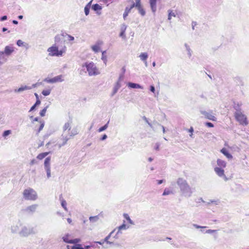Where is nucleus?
Listing matches in <instances>:
<instances>
[{
	"label": "nucleus",
	"mask_w": 249,
	"mask_h": 249,
	"mask_svg": "<svg viewBox=\"0 0 249 249\" xmlns=\"http://www.w3.org/2000/svg\"><path fill=\"white\" fill-rule=\"evenodd\" d=\"M177 183L183 196L187 197L191 196L193 193L192 188L185 179L183 178H178L177 180Z\"/></svg>",
	"instance_id": "obj_1"
},
{
	"label": "nucleus",
	"mask_w": 249,
	"mask_h": 249,
	"mask_svg": "<svg viewBox=\"0 0 249 249\" xmlns=\"http://www.w3.org/2000/svg\"><path fill=\"white\" fill-rule=\"evenodd\" d=\"M65 131H67L65 133V132L63 131L61 136V140L62 141V142L57 144L59 148H61L62 146L65 145L67 143V141L70 139L71 137H73L78 134V131L75 128H73L71 130H66Z\"/></svg>",
	"instance_id": "obj_2"
},
{
	"label": "nucleus",
	"mask_w": 249,
	"mask_h": 249,
	"mask_svg": "<svg viewBox=\"0 0 249 249\" xmlns=\"http://www.w3.org/2000/svg\"><path fill=\"white\" fill-rule=\"evenodd\" d=\"M82 67H86L90 76L97 75L99 74L98 69L95 64L92 62H85L82 65Z\"/></svg>",
	"instance_id": "obj_3"
},
{
	"label": "nucleus",
	"mask_w": 249,
	"mask_h": 249,
	"mask_svg": "<svg viewBox=\"0 0 249 249\" xmlns=\"http://www.w3.org/2000/svg\"><path fill=\"white\" fill-rule=\"evenodd\" d=\"M23 196L25 200H36L37 198V195L35 190L31 188H28L24 190Z\"/></svg>",
	"instance_id": "obj_4"
},
{
	"label": "nucleus",
	"mask_w": 249,
	"mask_h": 249,
	"mask_svg": "<svg viewBox=\"0 0 249 249\" xmlns=\"http://www.w3.org/2000/svg\"><path fill=\"white\" fill-rule=\"evenodd\" d=\"M34 233V228L26 226H23L21 230L18 232L19 236L24 237H28L30 235Z\"/></svg>",
	"instance_id": "obj_5"
},
{
	"label": "nucleus",
	"mask_w": 249,
	"mask_h": 249,
	"mask_svg": "<svg viewBox=\"0 0 249 249\" xmlns=\"http://www.w3.org/2000/svg\"><path fill=\"white\" fill-rule=\"evenodd\" d=\"M234 115L236 120L240 123V124L243 125H246L248 124L247 117L242 112L240 113H235Z\"/></svg>",
	"instance_id": "obj_6"
},
{
	"label": "nucleus",
	"mask_w": 249,
	"mask_h": 249,
	"mask_svg": "<svg viewBox=\"0 0 249 249\" xmlns=\"http://www.w3.org/2000/svg\"><path fill=\"white\" fill-rule=\"evenodd\" d=\"M64 75H59L55 76L52 78H46L44 80V81L48 83H54L56 82H62L64 81Z\"/></svg>",
	"instance_id": "obj_7"
},
{
	"label": "nucleus",
	"mask_w": 249,
	"mask_h": 249,
	"mask_svg": "<svg viewBox=\"0 0 249 249\" xmlns=\"http://www.w3.org/2000/svg\"><path fill=\"white\" fill-rule=\"evenodd\" d=\"M200 112L206 119H208L213 121H216V118L214 116V115H213L212 110H209L208 111H207L203 109H200Z\"/></svg>",
	"instance_id": "obj_8"
},
{
	"label": "nucleus",
	"mask_w": 249,
	"mask_h": 249,
	"mask_svg": "<svg viewBox=\"0 0 249 249\" xmlns=\"http://www.w3.org/2000/svg\"><path fill=\"white\" fill-rule=\"evenodd\" d=\"M15 51V48L12 45L6 46L4 48V51H0L2 53L3 56L8 57Z\"/></svg>",
	"instance_id": "obj_9"
},
{
	"label": "nucleus",
	"mask_w": 249,
	"mask_h": 249,
	"mask_svg": "<svg viewBox=\"0 0 249 249\" xmlns=\"http://www.w3.org/2000/svg\"><path fill=\"white\" fill-rule=\"evenodd\" d=\"M214 171L217 176L223 178L225 181L228 180V178L224 174V170L223 168L216 167L214 168Z\"/></svg>",
	"instance_id": "obj_10"
},
{
	"label": "nucleus",
	"mask_w": 249,
	"mask_h": 249,
	"mask_svg": "<svg viewBox=\"0 0 249 249\" xmlns=\"http://www.w3.org/2000/svg\"><path fill=\"white\" fill-rule=\"evenodd\" d=\"M38 207L37 204H33L28 206L23 210V211L29 214H33L35 213Z\"/></svg>",
	"instance_id": "obj_11"
},
{
	"label": "nucleus",
	"mask_w": 249,
	"mask_h": 249,
	"mask_svg": "<svg viewBox=\"0 0 249 249\" xmlns=\"http://www.w3.org/2000/svg\"><path fill=\"white\" fill-rule=\"evenodd\" d=\"M21 224L19 222L18 223L14 224H13L10 228V231L12 234L18 233L19 231L20 227L21 226Z\"/></svg>",
	"instance_id": "obj_12"
},
{
	"label": "nucleus",
	"mask_w": 249,
	"mask_h": 249,
	"mask_svg": "<svg viewBox=\"0 0 249 249\" xmlns=\"http://www.w3.org/2000/svg\"><path fill=\"white\" fill-rule=\"evenodd\" d=\"M58 48L55 46H53L49 47L47 51L49 52V55L50 56H56L58 53Z\"/></svg>",
	"instance_id": "obj_13"
},
{
	"label": "nucleus",
	"mask_w": 249,
	"mask_h": 249,
	"mask_svg": "<svg viewBox=\"0 0 249 249\" xmlns=\"http://www.w3.org/2000/svg\"><path fill=\"white\" fill-rule=\"evenodd\" d=\"M242 106V103L240 102H235L233 103V108L236 110L235 113H240L242 112V110L241 108V107Z\"/></svg>",
	"instance_id": "obj_14"
},
{
	"label": "nucleus",
	"mask_w": 249,
	"mask_h": 249,
	"mask_svg": "<svg viewBox=\"0 0 249 249\" xmlns=\"http://www.w3.org/2000/svg\"><path fill=\"white\" fill-rule=\"evenodd\" d=\"M32 89V87H30V86H21L20 88H19L18 89H15L14 90V92H18V93H20L23 91H24V90H29V89Z\"/></svg>",
	"instance_id": "obj_15"
},
{
	"label": "nucleus",
	"mask_w": 249,
	"mask_h": 249,
	"mask_svg": "<svg viewBox=\"0 0 249 249\" xmlns=\"http://www.w3.org/2000/svg\"><path fill=\"white\" fill-rule=\"evenodd\" d=\"M126 28L127 26L124 24H122L121 27V32L119 36L124 39L125 38V32Z\"/></svg>",
	"instance_id": "obj_16"
},
{
	"label": "nucleus",
	"mask_w": 249,
	"mask_h": 249,
	"mask_svg": "<svg viewBox=\"0 0 249 249\" xmlns=\"http://www.w3.org/2000/svg\"><path fill=\"white\" fill-rule=\"evenodd\" d=\"M121 85L119 81H117L113 89V91L111 94V96H113L118 91V89L121 88Z\"/></svg>",
	"instance_id": "obj_17"
},
{
	"label": "nucleus",
	"mask_w": 249,
	"mask_h": 249,
	"mask_svg": "<svg viewBox=\"0 0 249 249\" xmlns=\"http://www.w3.org/2000/svg\"><path fill=\"white\" fill-rule=\"evenodd\" d=\"M127 86L130 88L132 89H142L143 88L139 84L134 83L132 82H129L127 84Z\"/></svg>",
	"instance_id": "obj_18"
},
{
	"label": "nucleus",
	"mask_w": 249,
	"mask_h": 249,
	"mask_svg": "<svg viewBox=\"0 0 249 249\" xmlns=\"http://www.w3.org/2000/svg\"><path fill=\"white\" fill-rule=\"evenodd\" d=\"M102 43V42L98 41L97 42V43L91 46V49L93 51H94L95 53H97L100 50V45H101Z\"/></svg>",
	"instance_id": "obj_19"
},
{
	"label": "nucleus",
	"mask_w": 249,
	"mask_h": 249,
	"mask_svg": "<svg viewBox=\"0 0 249 249\" xmlns=\"http://www.w3.org/2000/svg\"><path fill=\"white\" fill-rule=\"evenodd\" d=\"M102 6L97 3L94 4L91 6V9L93 10L96 11L97 13L99 15L100 14V13H99L98 11H100L102 9Z\"/></svg>",
	"instance_id": "obj_20"
},
{
	"label": "nucleus",
	"mask_w": 249,
	"mask_h": 249,
	"mask_svg": "<svg viewBox=\"0 0 249 249\" xmlns=\"http://www.w3.org/2000/svg\"><path fill=\"white\" fill-rule=\"evenodd\" d=\"M217 164L219 168H225L226 166V162L222 160L218 159L217 160Z\"/></svg>",
	"instance_id": "obj_21"
},
{
	"label": "nucleus",
	"mask_w": 249,
	"mask_h": 249,
	"mask_svg": "<svg viewBox=\"0 0 249 249\" xmlns=\"http://www.w3.org/2000/svg\"><path fill=\"white\" fill-rule=\"evenodd\" d=\"M137 9H138L139 13L142 16H144L145 15V11L142 8L141 1H140L139 3V6L137 7Z\"/></svg>",
	"instance_id": "obj_22"
},
{
	"label": "nucleus",
	"mask_w": 249,
	"mask_h": 249,
	"mask_svg": "<svg viewBox=\"0 0 249 249\" xmlns=\"http://www.w3.org/2000/svg\"><path fill=\"white\" fill-rule=\"evenodd\" d=\"M221 152L222 154H223L225 156H226L228 159H231L232 155L229 153L228 150L226 148H222L221 150Z\"/></svg>",
	"instance_id": "obj_23"
},
{
	"label": "nucleus",
	"mask_w": 249,
	"mask_h": 249,
	"mask_svg": "<svg viewBox=\"0 0 249 249\" xmlns=\"http://www.w3.org/2000/svg\"><path fill=\"white\" fill-rule=\"evenodd\" d=\"M51 158L48 157L46 158L44 161V168L51 167L50 166Z\"/></svg>",
	"instance_id": "obj_24"
},
{
	"label": "nucleus",
	"mask_w": 249,
	"mask_h": 249,
	"mask_svg": "<svg viewBox=\"0 0 249 249\" xmlns=\"http://www.w3.org/2000/svg\"><path fill=\"white\" fill-rule=\"evenodd\" d=\"M140 0H136V2H134L133 1H132V4L130 7H128V9H129V10L131 11V9L134 7H136L137 8V7L139 6V3Z\"/></svg>",
	"instance_id": "obj_25"
},
{
	"label": "nucleus",
	"mask_w": 249,
	"mask_h": 249,
	"mask_svg": "<svg viewBox=\"0 0 249 249\" xmlns=\"http://www.w3.org/2000/svg\"><path fill=\"white\" fill-rule=\"evenodd\" d=\"M17 44L18 46L19 47H21V46H24L25 47H26V48H28V44L25 42H24L23 41H22L21 40H18L17 41Z\"/></svg>",
	"instance_id": "obj_26"
},
{
	"label": "nucleus",
	"mask_w": 249,
	"mask_h": 249,
	"mask_svg": "<svg viewBox=\"0 0 249 249\" xmlns=\"http://www.w3.org/2000/svg\"><path fill=\"white\" fill-rule=\"evenodd\" d=\"M139 57L141 60H142V61H145L148 58V54L146 53H141Z\"/></svg>",
	"instance_id": "obj_27"
},
{
	"label": "nucleus",
	"mask_w": 249,
	"mask_h": 249,
	"mask_svg": "<svg viewBox=\"0 0 249 249\" xmlns=\"http://www.w3.org/2000/svg\"><path fill=\"white\" fill-rule=\"evenodd\" d=\"M71 124L69 122H67L65 124L63 127V131H64L65 133L67 132L65 131L66 130H71Z\"/></svg>",
	"instance_id": "obj_28"
},
{
	"label": "nucleus",
	"mask_w": 249,
	"mask_h": 249,
	"mask_svg": "<svg viewBox=\"0 0 249 249\" xmlns=\"http://www.w3.org/2000/svg\"><path fill=\"white\" fill-rule=\"evenodd\" d=\"M168 19L170 20L171 19L172 17H175L176 16V14L175 12H174L172 10H168Z\"/></svg>",
	"instance_id": "obj_29"
},
{
	"label": "nucleus",
	"mask_w": 249,
	"mask_h": 249,
	"mask_svg": "<svg viewBox=\"0 0 249 249\" xmlns=\"http://www.w3.org/2000/svg\"><path fill=\"white\" fill-rule=\"evenodd\" d=\"M170 194H173V192L171 190L169 189V188H166L163 191L162 196H167V195H169Z\"/></svg>",
	"instance_id": "obj_30"
},
{
	"label": "nucleus",
	"mask_w": 249,
	"mask_h": 249,
	"mask_svg": "<svg viewBox=\"0 0 249 249\" xmlns=\"http://www.w3.org/2000/svg\"><path fill=\"white\" fill-rule=\"evenodd\" d=\"M48 154H49L48 152H44V153H40L37 155V159H38V160H42L45 157H46L48 155Z\"/></svg>",
	"instance_id": "obj_31"
},
{
	"label": "nucleus",
	"mask_w": 249,
	"mask_h": 249,
	"mask_svg": "<svg viewBox=\"0 0 249 249\" xmlns=\"http://www.w3.org/2000/svg\"><path fill=\"white\" fill-rule=\"evenodd\" d=\"M185 47L186 48V51H187V54L189 58H190L192 56V51L189 47V46L187 44H185Z\"/></svg>",
	"instance_id": "obj_32"
},
{
	"label": "nucleus",
	"mask_w": 249,
	"mask_h": 249,
	"mask_svg": "<svg viewBox=\"0 0 249 249\" xmlns=\"http://www.w3.org/2000/svg\"><path fill=\"white\" fill-rule=\"evenodd\" d=\"M99 217L98 215H96L94 216H90L89 218V220L90 222L91 223H95V222H97L99 220Z\"/></svg>",
	"instance_id": "obj_33"
},
{
	"label": "nucleus",
	"mask_w": 249,
	"mask_h": 249,
	"mask_svg": "<svg viewBox=\"0 0 249 249\" xmlns=\"http://www.w3.org/2000/svg\"><path fill=\"white\" fill-rule=\"evenodd\" d=\"M116 229H114V230H113L107 236H106L105 239H104V242H107V241H108L109 240V239L113 236V234L114 233V232H115Z\"/></svg>",
	"instance_id": "obj_34"
},
{
	"label": "nucleus",
	"mask_w": 249,
	"mask_h": 249,
	"mask_svg": "<svg viewBox=\"0 0 249 249\" xmlns=\"http://www.w3.org/2000/svg\"><path fill=\"white\" fill-rule=\"evenodd\" d=\"M124 217L125 219H126V220H127V221L130 224H132V225H134V222H133V221L130 219L129 215L127 213H124Z\"/></svg>",
	"instance_id": "obj_35"
},
{
	"label": "nucleus",
	"mask_w": 249,
	"mask_h": 249,
	"mask_svg": "<svg viewBox=\"0 0 249 249\" xmlns=\"http://www.w3.org/2000/svg\"><path fill=\"white\" fill-rule=\"evenodd\" d=\"M193 226L194 227H195V228H196V229H201V231L202 232H204V231H203V229H206L207 228L206 226H201L198 225H197L196 224H193Z\"/></svg>",
	"instance_id": "obj_36"
},
{
	"label": "nucleus",
	"mask_w": 249,
	"mask_h": 249,
	"mask_svg": "<svg viewBox=\"0 0 249 249\" xmlns=\"http://www.w3.org/2000/svg\"><path fill=\"white\" fill-rule=\"evenodd\" d=\"M39 123H40V125H39L38 129H37V133H39L41 131V130H42V129L43 128V127L44 126V124H45V123H44V121H39Z\"/></svg>",
	"instance_id": "obj_37"
},
{
	"label": "nucleus",
	"mask_w": 249,
	"mask_h": 249,
	"mask_svg": "<svg viewBox=\"0 0 249 249\" xmlns=\"http://www.w3.org/2000/svg\"><path fill=\"white\" fill-rule=\"evenodd\" d=\"M69 236H70V234L68 233L62 237V239L64 242H65L66 243L70 244V242H71V240L69 239Z\"/></svg>",
	"instance_id": "obj_38"
},
{
	"label": "nucleus",
	"mask_w": 249,
	"mask_h": 249,
	"mask_svg": "<svg viewBox=\"0 0 249 249\" xmlns=\"http://www.w3.org/2000/svg\"><path fill=\"white\" fill-rule=\"evenodd\" d=\"M130 11L129 10V9H128V6L126 7L124 12L123 14V18H124V19H125V18L128 16V15L130 13Z\"/></svg>",
	"instance_id": "obj_39"
},
{
	"label": "nucleus",
	"mask_w": 249,
	"mask_h": 249,
	"mask_svg": "<svg viewBox=\"0 0 249 249\" xmlns=\"http://www.w3.org/2000/svg\"><path fill=\"white\" fill-rule=\"evenodd\" d=\"M106 51H103L102 52V58L101 59L104 61V63L106 64L107 62V56L106 55Z\"/></svg>",
	"instance_id": "obj_40"
},
{
	"label": "nucleus",
	"mask_w": 249,
	"mask_h": 249,
	"mask_svg": "<svg viewBox=\"0 0 249 249\" xmlns=\"http://www.w3.org/2000/svg\"><path fill=\"white\" fill-rule=\"evenodd\" d=\"M108 123L109 121L106 124L99 128V129H98V132H101L107 129V128L108 127Z\"/></svg>",
	"instance_id": "obj_41"
},
{
	"label": "nucleus",
	"mask_w": 249,
	"mask_h": 249,
	"mask_svg": "<svg viewBox=\"0 0 249 249\" xmlns=\"http://www.w3.org/2000/svg\"><path fill=\"white\" fill-rule=\"evenodd\" d=\"M48 107V106H47L46 107H45L42 110H41L39 113L41 117H43L45 115V113L46 112L47 109Z\"/></svg>",
	"instance_id": "obj_42"
},
{
	"label": "nucleus",
	"mask_w": 249,
	"mask_h": 249,
	"mask_svg": "<svg viewBox=\"0 0 249 249\" xmlns=\"http://www.w3.org/2000/svg\"><path fill=\"white\" fill-rule=\"evenodd\" d=\"M45 171L46 172V173H47V178H49L51 177V167L45 168Z\"/></svg>",
	"instance_id": "obj_43"
},
{
	"label": "nucleus",
	"mask_w": 249,
	"mask_h": 249,
	"mask_svg": "<svg viewBox=\"0 0 249 249\" xmlns=\"http://www.w3.org/2000/svg\"><path fill=\"white\" fill-rule=\"evenodd\" d=\"M51 89H46V90H43L42 91V94L44 95V96H48L49 95H50V94L51 93Z\"/></svg>",
	"instance_id": "obj_44"
},
{
	"label": "nucleus",
	"mask_w": 249,
	"mask_h": 249,
	"mask_svg": "<svg viewBox=\"0 0 249 249\" xmlns=\"http://www.w3.org/2000/svg\"><path fill=\"white\" fill-rule=\"evenodd\" d=\"M71 249H84V248L80 244H76L71 247Z\"/></svg>",
	"instance_id": "obj_45"
},
{
	"label": "nucleus",
	"mask_w": 249,
	"mask_h": 249,
	"mask_svg": "<svg viewBox=\"0 0 249 249\" xmlns=\"http://www.w3.org/2000/svg\"><path fill=\"white\" fill-rule=\"evenodd\" d=\"M80 242V239L79 238H75L73 240H71V242H70V244H77Z\"/></svg>",
	"instance_id": "obj_46"
},
{
	"label": "nucleus",
	"mask_w": 249,
	"mask_h": 249,
	"mask_svg": "<svg viewBox=\"0 0 249 249\" xmlns=\"http://www.w3.org/2000/svg\"><path fill=\"white\" fill-rule=\"evenodd\" d=\"M188 131L190 133L189 136L193 138V132H194V128L192 126H191L189 129H188Z\"/></svg>",
	"instance_id": "obj_47"
},
{
	"label": "nucleus",
	"mask_w": 249,
	"mask_h": 249,
	"mask_svg": "<svg viewBox=\"0 0 249 249\" xmlns=\"http://www.w3.org/2000/svg\"><path fill=\"white\" fill-rule=\"evenodd\" d=\"M89 9H90L89 7L88 6H86L85 7V8H84V12H85V15L86 16H88L89 14Z\"/></svg>",
	"instance_id": "obj_48"
},
{
	"label": "nucleus",
	"mask_w": 249,
	"mask_h": 249,
	"mask_svg": "<svg viewBox=\"0 0 249 249\" xmlns=\"http://www.w3.org/2000/svg\"><path fill=\"white\" fill-rule=\"evenodd\" d=\"M217 230H208L205 231V233L212 234L214 233H216L217 232Z\"/></svg>",
	"instance_id": "obj_49"
},
{
	"label": "nucleus",
	"mask_w": 249,
	"mask_h": 249,
	"mask_svg": "<svg viewBox=\"0 0 249 249\" xmlns=\"http://www.w3.org/2000/svg\"><path fill=\"white\" fill-rule=\"evenodd\" d=\"M66 205H67V203H66V201L65 200H62V202H61V206H62V207L66 210L67 211V207H66Z\"/></svg>",
	"instance_id": "obj_50"
},
{
	"label": "nucleus",
	"mask_w": 249,
	"mask_h": 249,
	"mask_svg": "<svg viewBox=\"0 0 249 249\" xmlns=\"http://www.w3.org/2000/svg\"><path fill=\"white\" fill-rule=\"evenodd\" d=\"M10 133H11V130H5L3 133V136L6 137V136L9 135Z\"/></svg>",
	"instance_id": "obj_51"
},
{
	"label": "nucleus",
	"mask_w": 249,
	"mask_h": 249,
	"mask_svg": "<svg viewBox=\"0 0 249 249\" xmlns=\"http://www.w3.org/2000/svg\"><path fill=\"white\" fill-rule=\"evenodd\" d=\"M61 37L59 35H57L55 36L54 40L55 43H58L60 41Z\"/></svg>",
	"instance_id": "obj_52"
},
{
	"label": "nucleus",
	"mask_w": 249,
	"mask_h": 249,
	"mask_svg": "<svg viewBox=\"0 0 249 249\" xmlns=\"http://www.w3.org/2000/svg\"><path fill=\"white\" fill-rule=\"evenodd\" d=\"M143 119L146 122V123H147L149 125V126L150 127H151V128L153 127L152 124L149 122L148 119L146 117L143 116Z\"/></svg>",
	"instance_id": "obj_53"
},
{
	"label": "nucleus",
	"mask_w": 249,
	"mask_h": 249,
	"mask_svg": "<svg viewBox=\"0 0 249 249\" xmlns=\"http://www.w3.org/2000/svg\"><path fill=\"white\" fill-rule=\"evenodd\" d=\"M118 228H119V230H126L127 229L126 226L125 224H123L122 225L120 226Z\"/></svg>",
	"instance_id": "obj_54"
},
{
	"label": "nucleus",
	"mask_w": 249,
	"mask_h": 249,
	"mask_svg": "<svg viewBox=\"0 0 249 249\" xmlns=\"http://www.w3.org/2000/svg\"><path fill=\"white\" fill-rule=\"evenodd\" d=\"M121 230H119V228H118V231L116 232V233L115 234V235L113 236V238H116V239L118 238V235L120 233H122V232H121Z\"/></svg>",
	"instance_id": "obj_55"
},
{
	"label": "nucleus",
	"mask_w": 249,
	"mask_h": 249,
	"mask_svg": "<svg viewBox=\"0 0 249 249\" xmlns=\"http://www.w3.org/2000/svg\"><path fill=\"white\" fill-rule=\"evenodd\" d=\"M160 143L159 142H157L155 144L154 149L157 151H159L160 150Z\"/></svg>",
	"instance_id": "obj_56"
},
{
	"label": "nucleus",
	"mask_w": 249,
	"mask_h": 249,
	"mask_svg": "<svg viewBox=\"0 0 249 249\" xmlns=\"http://www.w3.org/2000/svg\"><path fill=\"white\" fill-rule=\"evenodd\" d=\"M205 125L209 127H213L214 126L213 124L211 122H206Z\"/></svg>",
	"instance_id": "obj_57"
},
{
	"label": "nucleus",
	"mask_w": 249,
	"mask_h": 249,
	"mask_svg": "<svg viewBox=\"0 0 249 249\" xmlns=\"http://www.w3.org/2000/svg\"><path fill=\"white\" fill-rule=\"evenodd\" d=\"M64 53V51L63 50H58V53H57L56 56H62Z\"/></svg>",
	"instance_id": "obj_58"
},
{
	"label": "nucleus",
	"mask_w": 249,
	"mask_h": 249,
	"mask_svg": "<svg viewBox=\"0 0 249 249\" xmlns=\"http://www.w3.org/2000/svg\"><path fill=\"white\" fill-rule=\"evenodd\" d=\"M150 90L153 93H155V88L153 85H151L150 86Z\"/></svg>",
	"instance_id": "obj_59"
},
{
	"label": "nucleus",
	"mask_w": 249,
	"mask_h": 249,
	"mask_svg": "<svg viewBox=\"0 0 249 249\" xmlns=\"http://www.w3.org/2000/svg\"><path fill=\"white\" fill-rule=\"evenodd\" d=\"M124 74L123 73H121L119 76L118 81H119V82L120 83V81L124 79Z\"/></svg>",
	"instance_id": "obj_60"
},
{
	"label": "nucleus",
	"mask_w": 249,
	"mask_h": 249,
	"mask_svg": "<svg viewBox=\"0 0 249 249\" xmlns=\"http://www.w3.org/2000/svg\"><path fill=\"white\" fill-rule=\"evenodd\" d=\"M158 124V125H159L160 127H161V129H162V132H163V133H165V127H164L163 125H161L160 124H159V123H158V124Z\"/></svg>",
	"instance_id": "obj_61"
},
{
	"label": "nucleus",
	"mask_w": 249,
	"mask_h": 249,
	"mask_svg": "<svg viewBox=\"0 0 249 249\" xmlns=\"http://www.w3.org/2000/svg\"><path fill=\"white\" fill-rule=\"evenodd\" d=\"M97 243H96V242H92L90 244V246L92 248H96L97 247Z\"/></svg>",
	"instance_id": "obj_62"
},
{
	"label": "nucleus",
	"mask_w": 249,
	"mask_h": 249,
	"mask_svg": "<svg viewBox=\"0 0 249 249\" xmlns=\"http://www.w3.org/2000/svg\"><path fill=\"white\" fill-rule=\"evenodd\" d=\"M107 135L106 134H104L102 137L100 138L101 141H104L107 138Z\"/></svg>",
	"instance_id": "obj_63"
},
{
	"label": "nucleus",
	"mask_w": 249,
	"mask_h": 249,
	"mask_svg": "<svg viewBox=\"0 0 249 249\" xmlns=\"http://www.w3.org/2000/svg\"><path fill=\"white\" fill-rule=\"evenodd\" d=\"M7 19V17L6 16H3L0 18V20L1 21L6 20Z\"/></svg>",
	"instance_id": "obj_64"
}]
</instances>
